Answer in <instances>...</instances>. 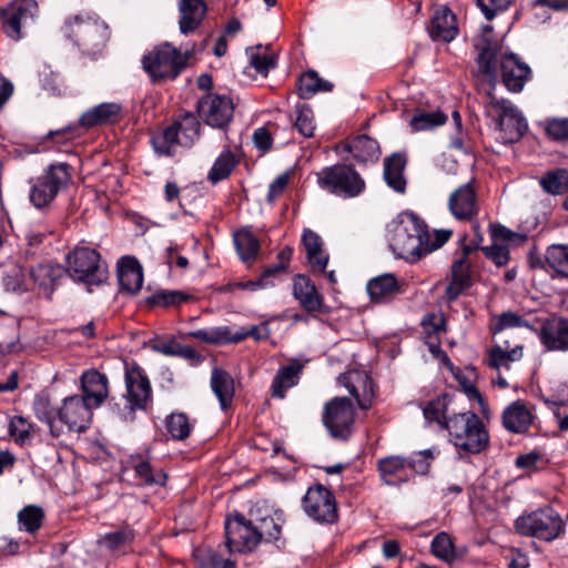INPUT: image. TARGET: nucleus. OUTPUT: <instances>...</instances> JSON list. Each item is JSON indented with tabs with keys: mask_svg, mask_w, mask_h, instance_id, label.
<instances>
[{
	"mask_svg": "<svg viewBox=\"0 0 568 568\" xmlns=\"http://www.w3.org/2000/svg\"><path fill=\"white\" fill-rule=\"evenodd\" d=\"M116 273L122 293L134 295L140 292L143 285V270L134 256H122L118 261Z\"/></svg>",
	"mask_w": 568,
	"mask_h": 568,
	"instance_id": "27",
	"label": "nucleus"
},
{
	"mask_svg": "<svg viewBox=\"0 0 568 568\" xmlns=\"http://www.w3.org/2000/svg\"><path fill=\"white\" fill-rule=\"evenodd\" d=\"M72 181V166L68 163H52L38 176L30 190V202L37 209L48 206Z\"/></svg>",
	"mask_w": 568,
	"mask_h": 568,
	"instance_id": "10",
	"label": "nucleus"
},
{
	"mask_svg": "<svg viewBox=\"0 0 568 568\" xmlns=\"http://www.w3.org/2000/svg\"><path fill=\"white\" fill-rule=\"evenodd\" d=\"M528 261L532 268H549L568 277V251H529Z\"/></svg>",
	"mask_w": 568,
	"mask_h": 568,
	"instance_id": "34",
	"label": "nucleus"
},
{
	"mask_svg": "<svg viewBox=\"0 0 568 568\" xmlns=\"http://www.w3.org/2000/svg\"><path fill=\"white\" fill-rule=\"evenodd\" d=\"M473 45L478 73L486 81L493 85L496 83L499 61L500 79L505 88L513 93L523 91L531 78V70L516 54L503 52V41L494 34L493 26H483L480 34L473 39Z\"/></svg>",
	"mask_w": 568,
	"mask_h": 568,
	"instance_id": "1",
	"label": "nucleus"
},
{
	"mask_svg": "<svg viewBox=\"0 0 568 568\" xmlns=\"http://www.w3.org/2000/svg\"><path fill=\"white\" fill-rule=\"evenodd\" d=\"M134 538L133 530L129 527H122L119 530L108 532L98 539V544L101 547L106 548L110 551H114L131 542Z\"/></svg>",
	"mask_w": 568,
	"mask_h": 568,
	"instance_id": "54",
	"label": "nucleus"
},
{
	"mask_svg": "<svg viewBox=\"0 0 568 568\" xmlns=\"http://www.w3.org/2000/svg\"><path fill=\"white\" fill-rule=\"evenodd\" d=\"M253 337L256 341H263L268 338L270 336V328L266 323H263L261 325H252L247 329H242L240 332L232 333L231 332V343H239L246 337Z\"/></svg>",
	"mask_w": 568,
	"mask_h": 568,
	"instance_id": "62",
	"label": "nucleus"
},
{
	"mask_svg": "<svg viewBox=\"0 0 568 568\" xmlns=\"http://www.w3.org/2000/svg\"><path fill=\"white\" fill-rule=\"evenodd\" d=\"M32 424L22 416H13L9 422L10 437L19 445H24L31 439Z\"/></svg>",
	"mask_w": 568,
	"mask_h": 568,
	"instance_id": "58",
	"label": "nucleus"
},
{
	"mask_svg": "<svg viewBox=\"0 0 568 568\" xmlns=\"http://www.w3.org/2000/svg\"><path fill=\"white\" fill-rule=\"evenodd\" d=\"M93 408L80 395L68 396L58 408V423L70 432L82 433L89 427Z\"/></svg>",
	"mask_w": 568,
	"mask_h": 568,
	"instance_id": "20",
	"label": "nucleus"
},
{
	"mask_svg": "<svg viewBox=\"0 0 568 568\" xmlns=\"http://www.w3.org/2000/svg\"><path fill=\"white\" fill-rule=\"evenodd\" d=\"M389 248H440L453 235L449 229L430 230L427 223L412 212H402L388 224Z\"/></svg>",
	"mask_w": 568,
	"mask_h": 568,
	"instance_id": "2",
	"label": "nucleus"
},
{
	"mask_svg": "<svg viewBox=\"0 0 568 568\" xmlns=\"http://www.w3.org/2000/svg\"><path fill=\"white\" fill-rule=\"evenodd\" d=\"M62 273L63 270L59 265L42 263L31 270V277L45 295H50Z\"/></svg>",
	"mask_w": 568,
	"mask_h": 568,
	"instance_id": "43",
	"label": "nucleus"
},
{
	"mask_svg": "<svg viewBox=\"0 0 568 568\" xmlns=\"http://www.w3.org/2000/svg\"><path fill=\"white\" fill-rule=\"evenodd\" d=\"M539 339L549 352H568V318L552 315L545 320L538 333Z\"/></svg>",
	"mask_w": 568,
	"mask_h": 568,
	"instance_id": "23",
	"label": "nucleus"
},
{
	"mask_svg": "<svg viewBox=\"0 0 568 568\" xmlns=\"http://www.w3.org/2000/svg\"><path fill=\"white\" fill-rule=\"evenodd\" d=\"M295 112L296 119L294 122V128L305 138L313 136L315 124L314 113L311 106L307 104H297Z\"/></svg>",
	"mask_w": 568,
	"mask_h": 568,
	"instance_id": "57",
	"label": "nucleus"
},
{
	"mask_svg": "<svg viewBox=\"0 0 568 568\" xmlns=\"http://www.w3.org/2000/svg\"><path fill=\"white\" fill-rule=\"evenodd\" d=\"M38 12L36 0H12L0 9L1 30L11 40L19 41L34 23Z\"/></svg>",
	"mask_w": 568,
	"mask_h": 568,
	"instance_id": "13",
	"label": "nucleus"
},
{
	"mask_svg": "<svg viewBox=\"0 0 568 568\" xmlns=\"http://www.w3.org/2000/svg\"><path fill=\"white\" fill-rule=\"evenodd\" d=\"M44 513L41 507L38 506H26L18 514V521L20 530L28 531L30 534L36 532L42 526Z\"/></svg>",
	"mask_w": 568,
	"mask_h": 568,
	"instance_id": "51",
	"label": "nucleus"
},
{
	"mask_svg": "<svg viewBox=\"0 0 568 568\" xmlns=\"http://www.w3.org/2000/svg\"><path fill=\"white\" fill-rule=\"evenodd\" d=\"M274 124H272V126ZM270 126L271 124L257 128L253 133L254 145L263 153L268 152L273 145V136Z\"/></svg>",
	"mask_w": 568,
	"mask_h": 568,
	"instance_id": "64",
	"label": "nucleus"
},
{
	"mask_svg": "<svg viewBox=\"0 0 568 568\" xmlns=\"http://www.w3.org/2000/svg\"><path fill=\"white\" fill-rule=\"evenodd\" d=\"M304 511L320 523H333L337 517L334 495L322 485L311 487L303 498Z\"/></svg>",
	"mask_w": 568,
	"mask_h": 568,
	"instance_id": "18",
	"label": "nucleus"
},
{
	"mask_svg": "<svg viewBox=\"0 0 568 568\" xmlns=\"http://www.w3.org/2000/svg\"><path fill=\"white\" fill-rule=\"evenodd\" d=\"M290 252L291 251H281V253L278 254L280 262L273 266L265 268L262 277L258 281H247V282H237V283L229 284V285L224 286L222 288V291L231 292L235 288L256 291L258 288L264 287L265 278L276 275L286 270L290 257H291Z\"/></svg>",
	"mask_w": 568,
	"mask_h": 568,
	"instance_id": "41",
	"label": "nucleus"
},
{
	"mask_svg": "<svg viewBox=\"0 0 568 568\" xmlns=\"http://www.w3.org/2000/svg\"><path fill=\"white\" fill-rule=\"evenodd\" d=\"M503 426L510 433L524 434L534 420L531 408L523 400L508 405L501 415Z\"/></svg>",
	"mask_w": 568,
	"mask_h": 568,
	"instance_id": "30",
	"label": "nucleus"
},
{
	"mask_svg": "<svg viewBox=\"0 0 568 568\" xmlns=\"http://www.w3.org/2000/svg\"><path fill=\"white\" fill-rule=\"evenodd\" d=\"M201 135V122L192 112H184L163 130L152 134L150 143L158 156L172 158L176 146L192 148Z\"/></svg>",
	"mask_w": 568,
	"mask_h": 568,
	"instance_id": "4",
	"label": "nucleus"
},
{
	"mask_svg": "<svg viewBox=\"0 0 568 568\" xmlns=\"http://www.w3.org/2000/svg\"><path fill=\"white\" fill-rule=\"evenodd\" d=\"M484 17L491 21L496 16L508 10L513 0H476Z\"/></svg>",
	"mask_w": 568,
	"mask_h": 568,
	"instance_id": "60",
	"label": "nucleus"
},
{
	"mask_svg": "<svg viewBox=\"0 0 568 568\" xmlns=\"http://www.w3.org/2000/svg\"><path fill=\"white\" fill-rule=\"evenodd\" d=\"M125 399L129 409L122 413L124 420L134 419V410H144L152 403V387L144 371L136 364H125Z\"/></svg>",
	"mask_w": 568,
	"mask_h": 568,
	"instance_id": "14",
	"label": "nucleus"
},
{
	"mask_svg": "<svg viewBox=\"0 0 568 568\" xmlns=\"http://www.w3.org/2000/svg\"><path fill=\"white\" fill-rule=\"evenodd\" d=\"M200 568H235V565L230 559L222 558L215 551L209 549L199 555Z\"/></svg>",
	"mask_w": 568,
	"mask_h": 568,
	"instance_id": "61",
	"label": "nucleus"
},
{
	"mask_svg": "<svg viewBox=\"0 0 568 568\" xmlns=\"http://www.w3.org/2000/svg\"><path fill=\"white\" fill-rule=\"evenodd\" d=\"M131 467L135 473V478L142 485H164L166 475L161 469L154 470L149 460L143 456L136 455L130 458Z\"/></svg>",
	"mask_w": 568,
	"mask_h": 568,
	"instance_id": "42",
	"label": "nucleus"
},
{
	"mask_svg": "<svg viewBox=\"0 0 568 568\" xmlns=\"http://www.w3.org/2000/svg\"><path fill=\"white\" fill-rule=\"evenodd\" d=\"M366 290L374 303H383L398 294L399 285L393 274L386 273L369 280Z\"/></svg>",
	"mask_w": 568,
	"mask_h": 568,
	"instance_id": "38",
	"label": "nucleus"
},
{
	"mask_svg": "<svg viewBox=\"0 0 568 568\" xmlns=\"http://www.w3.org/2000/svg\"><path fill=\"white\" fill-rule=\"evenodd\" d=\"M196 111L206 125L226 132L233 120L234 103L227 95L209 92L197 101Z\"/></svg>",
	"mask_w": 568,
	"mask_h": 568,
	"instance_id": "15",
	"label": "nucleus"
},
{
	"mask_svg": "<svg viewBox=\"0 0 568 568\" xmlns=\"http://www.w3.org/2000/svg\"><path fill=\"white\" fill-rule=\"evenodd\" d=\"M179 12L180 31L187 36L202 24L207 13V6L204 0H180Z\"/></svg>",
	"mask_w": 568,
	"mask_h": 568,
	"instance_id": "32",
	"label": "nucleus"
},
{
	"mask_svg": "<svg viewBox=\"0 0 568 568\" xmlns=\"http://www.w3.org/2000/svg\"><path fill=\"white\" fill-rule=\"evenodd\" d=\"M539 185L547 194L557 196L568 191V170L557 168L546 171L539 179Z\"/></svg>",
	"mask_w": 568,
	"mask_h": 568,
	"instance_id": "45",
	"label": "nucleus"
},
{
	"mask_svg": "<svg viewBox=\"0 0 568 568\" xmlns=\"http://www.w3.org/2000/svg\"><path fill=\"white\" fill-rule=\"evenodd\" d=\"M454 398L449 394H443L429 400L423 407V414L427 423L436 424L440 429H447V425L453 416L454 408L452 407Z\"/></svg>",
	"mask_w": 568,
	"mask_h": 568,
	"instance_id": "33",
	"label": "nucleus"
},
{
	"mask_svg": "<svg viewBox=\"0 0 568 568\" xmlns=\"http://www.w3.org/2000/svg\"><path fill=\"white\" fill-rule=\"evenodd\" d=\"M335 151L349 153L352 159L363 168L376 164L382 154L379 143L367 134L346 138L335 146Z\"/></svg>",
	"mask_w": 568,
	"mask_h": 568,
	"instance_id": "19",
	"label": "nucleus"
},
{
	"mask_svg": "<svg viewBox=\"0 0 568 568\" xmlns=\"http://www.w3.org/2000/svg\"><path fill=\"white\" fill-rule=\"evenodd\" d=\"M165 427L172 438L183 440L189 437L192 425L183 413H172L165 419Z\"/></svg>",
	"mask_w": 568,
	"mask_h": 568,
	"instance_id": "56",
	"label": "nucleus"
},
{
	"mask_svg": "<svg viewBox=\"0 0 568 568\" xmlns=\"http://www.w3.org/2000/svg\"><path fill=\"white\" fill-rule=\"evenodd\" d=\"M79 125H67L57 131H50L47 135L59 149L65 153H72L73 141L80 136L78 132Z\"/></svg>",
	"mask_w": 568,
	"mask_h": 568,
	"instance_id": "55",
	"label": "nucleus"
},
{
	"mask_svg": "<svg viewBox=\"0 0 568 568\" xmlns=\"http://www.w3.org/2000/svg\"><path fill=\"white\" fill-rule=\"evenodd\" d=\"M80 395L94 409L100 407L109 395L108 378L98 371H88L81 375Z\"/></svg>",
	"mask_w": 568,
	"mask_h": 568,
	"instance_id": "29",
	"label": "nucleus"
},
{
	"mask_svg": "<svg viewBox=\"0 0 568 568\" xmlns=\"http://www.w3.org/2000/svg\"><path fill=\"white\" fill-rule=\"evenodd\" d=\"M189 55L165 42L143 57V68L153 80L175 79L185 69Z\"/></svg>",
	"mask_w": 568,
	"mask_h": 568,
	"instance_id": "11",
	"label": "nucleus"
},
{
	"mask_svg": "<svg viewBox=\"0 0 568 568\" xmlns=\"http://www.w3.org/2000/svg\"><path fill=\"white\" fill-rule=\"evenodd\" d=\"M520 326H527V323L523 320V317L513 312H505L498 317L497 322L491 327V333L496 335L506 328Z\"/></svg>",
	"mask_w": 568,
	"mask_h": 568,
	"instance_id": "63",
	"label": "nucleus"
},
{
	"mask_svg": "<svg viewBox=\"0 0 568 568\" xmlns=\"http://www.w3.org/2000/svg\"><path fill=\"white\" fill-rule=\"evenodd\" d=\"M320 189L342 199H354L366 190V182L353 164L336 163L316 173Z\"/></svg>",
	"mask_w": 568,
	"mask_h": 568,
	"instance_id": "7",
	"label": "nucleus"
},
{
	"mask_svg": "<svg viewBox=\"0 0 568 568\" xmlns=\"http://www.w3.org/2000/svg\"><path fill=\"white\" fill-rule=\"evenodd\" d=\"M355 420V409L346 397H335L326 403L323 423L335 438L346 439Z\"/></svg>",
	"mask_w": 568,
	"mask_h": 568,
	"instance_id": "16",
	"label": "nucleus"
},
{
	"mask_svg": "<svg viewBox=\"0 0 568 568\" xmlns=\"http://www.w3.org/2000/svg\"><path fill=\"white\" fill-rule=\"evenodd\" d=\"M122 116V106L115 102L100 103L85 111L79 119V126L92 129L118 123Z\"/></svg>",
	"mask_w": 568,
	"mask_h": 568,
	"instance_id": "28",
	"label": "nucleus"
},
{
	"mask_svg": "<svg viewBox=\"0 0 568 568\" xmlns=\"http://www.w3.org/2000/svg\"><path fill=\"white\" fill-rule=\"evenodd\" d=\"M488 97L485 115L491 120L503 142L513 144L520 141L528 131V123L523 112L508 99H499L493 93Z\"/></svg>",
	"mask_w": 568,
	"mask_h": 568,
	"instance_id": "5",
	"label": "nucleus"
},
{
	"mask_svg": "<svg viewBox=\"0 0 568 568\" xmlns=\"http://www.w3.org/2000/svg\"><path fill=\"white\" fill-rule=\"evenodd\" d=\"M292 291L294 298L304 311L310 314L323 312L324 297L308 276L304 274L295 275L293 277Z\"/></svg>",
	"mask_w": 568,
	"mask_h": 568,
	"instance_id": "25",
	"label": "nucleus"
},
{
	"mask_svg": "<svg viewBox=\"0 0 568 568\" xmlns=\"http://www.w3.org/2000/svg\"><path fill=\"white\" fill-rule=\"evenodd\" d=\"M446 430L450 443L468 454H479L489 443L488 432L471 410L454 413Z\"/></svg>",
	"mask_w": 568,
	"mask_h": 568,
	"instance_id": "6",
	"label": "nucleus"
},
{
	"mask_svg": "<svg viewBox=\"0 0 568 568\" xmlns=\"http://www.w3.org/2000/svg\"><path fill=\"white\" fill-rule=\"evenodd\" d=\"M458 34L457 20L446 6L438 8L432 18L429 36L435 41L450 42Z\"/></svg>",
	"mask_w": 568,
	"mask_h": 568,
	"instance_id": "31",
	"label": "nucleus"
},
{
	"mask_svg": "<svg viewBox=\"0 0 568 568\" xmlns=\"http://www.w3.org/2000/svg\"><path fill=\"white\" fill-rule=\"evenodd\" d=\"M562 528L561 517L551 507L536 509L518 517L516 520V529L519 534L546 541L556 539Z\"/></svg>",
	"mask_w": 568,
	"mask_h": 568,
	"instance_id": "12",
	"label": "nucleus"
},
{
	"mask_svg": "<svg viewBox=\"0 0 568 568\" xmlns=\"http://www.w3.org/2000/svg\"><path fill=\"white\" fill-rule=\"evenodd\" d=\"M338 383L348 390L361 409L372 407L375 390L373 381L366 372L358 369L348 371L339 375Z\"/></svg>",
	"mask_w": 568,
	"mask_h": 568,
	"instance_id": "21",
	"label": "nucleus"
},
{
	"mask_svg": "<svg viewBox=\"0 0 568 568\" xmlns=\"http://www.w3.org/2000/svg\"><path fill=\"white\" fill-rule=\"evenodd\" d=\"M62 32L79 50L93 57L106 45L109 28L95 14L78 13L65 19Z\"/></svg>",
	"mask_w": 568,
	"mask_h": 568,
	"instance_id": "3",
	"label": "nucleus"
},
{
	"mask_svg": "<svg viewBox=\"0 0 568 568\" xmlns=\"http://www.w3.org/2000/svg\"><path fill=\"white\" fill-rule=\"evenodd\" d=\"M184 336L196 338L207 344L219 345L231 343V331L227 327L191 331L185 333Z\"/></svg>",
	"mask_w": 568,
	"mask_h": 568,
	"instance_id": "53",
	"label": "nucleus"
},
{
	"mask_svg": "<svg viewBox=\"0 0 568 568\" xmlns=\"http://www.w3.org/2000/svg\"><path fill=\"white\" fill-rule=\"evenodd\" d=\"M521 357V346L517 345L508 351L500 345H496L488 351L487 364L495 369H500L501 367L509 368L511 363L519 361Z\"/></svg>",
	"mask_w": 568,
	"mask_h": 568,
	"instance_id": "46",
	"label": "nucleus"
},
{
	"mask_svg": "<svg viewBox=\"0 0 568 568\" xmlns=\"http://www.w3.org/2000/svg\"><path fill=\"white\" fill-rule=\"evenodd\" d=\"M225 536L231 552L251 551L260 544L253 519L246 520L240 514L226 518Z\"/></svg>",
	"mask_w": 568,
	"mask_h": 568,
	"instance_id": "17",
	"label": "nucleus"
},
{
	"mask_svg": "<svg viewBox=\"0 0 568 568\" xmlns=\"http://www.w3.org/2000/svg\"><path fill=\"white\" fill-rule=\"evenodd\" d=\"M433 454L422 450L409 457L387 456L378 460L377 469L382 481L387 486H400L407 483L415 474L428 471Z\"/></svg>",
	"mask_w": 568,
	"mask_h": 568,
	"instance_id": "9",
	"label": "nucleus"
},
{
	"mask_svg": "<svg viewBox=\"0 0 568 568\" xmlns=\"http://www.w3.org/2000/svg\"><path fill=\"white\" fill-rule=\"evenodd\" d=\"M240 162L241 155L226 145L211 166L207 173V180L212 184H216L229 179Z\"/></svg>",
	"mask_w": 568,
	"mask_h": 568,
	"instance_id": "37",
	"label": "nucleus"
},
{
	"mask_svg": "<svg viewBox=\"0 0 568 568\" xmlns=\"http://www.w3.org/2000/svg\"><path fill=\"white\" fill-rule=\"evenodd\" d=\"M470 252L463 251L462 256L453 262L450 280L445 290V298L449 302L457 300L471 285L474 271Z\"/></svg>",
	"mask_w": 568,
	"mask_h": 568,
	"instance_id": "22",
	"label": "nucleus"
},
{
	"mask_svg": "<svg viewBox=\"0 0 568 568\" xmlns=\"http://www.w3.org/2000/svg\"><path fill=\"white\" fill-rule=\"evenodd\" d=\"M447 121V115L437 110L433 112L418 111L416 112L409 124L414 132L433 130L443 125Z\"/></svg>",
	"mask_w": 568,
	"mask_h": 568,
	"instance_id": "49",
	"label": "nucleus"
},
{
	"mask_svg": "<svg viewBox=\"0 0 568 568\" xmlns=\"http://www.w3.org/2000/svg\"><path fill=\"white\" fill-rule=\"evenodd\" d=\"M281 515L265 516L253 519L254 527L258 534V540H276L281 535Z\"/></svg>",
	"mask_w": 568,
	"mask_h": 568,
	"instance_id": "50",
	"label": "nucleus"
},
{
	"mask_svg": "<svg viewBox=\"0 0 568 568\" xmlns=\"http://www.w3.org/2000/svg\"><path fill=\"white\" fill-rule=\"evenodd\" d=\"M297 94L301 99L307 100L318 92H331L334 84L322 79L314 70L303 72L297 79Z\"/></svg>",
	"mask_w": 568,
	"mask_h": 568,
	"instance_id": "40",
	"label": "nucleus"
},
{
	"mask_svg": "<svg viewBox=\"0 0 568 568\" xmlns=\"http://www.w3.org/2000/svg\"><path fill=\"white\" fill-rule=\"evenodd\" d=\"M211 387L222 408H226L234 395V381L232 376L223 369L214 368L211 376Z\"/></svg>",
	"mask_w": 568,
	"mask_h": 568,
	"instance_id": "44",
	"label": "nucleus"
},
{
	"mask_svg": "<svg viewBox=\"0 0 568 568\" xmlns=\"http://www.w3.org/2000/svg\"><path fill=\"white\" fill-rule=\"evenodd\" d=\"M65 260L70 277L87 285L89 293L108 283L109 267L98 251H70Z\"/></svg>",
	"mask_w": 568,
	"mask_h": 568,
	"instance_id": "8",
	"label": "nucleus"
},
{
	"mask_svg": "<svg viewBox=\"0 0 568 568\" xmlns=\"http://www.w3.org/2000/svg\"><path fill=\"white\" fill-rule=\"evenodd\" d=\"M32 407L37 418L48 425L53 437L63 433V426L58 423V409L52 406L48 395L37 394Z\"/></svg>",
	"mask_w": 568,
	"mask_h": 568,
	"instance_id": "39",
	"label": "nucleus"
},
{
	"mask_svg": "<svg viewBox=\"0 0 568 568\" xmlns=\"http://www.w3.org/2000/svg\"><path fill=\"white\" fill-rule=\"evenodd\" d=\"M407 158L400 152L393 153L384 160V180L397 193L406 191L407 183L404 176Z\"/></svg>",
	"mask_w": 568,
	"mask_h": 568,
	"instance_id": "36",
	"label": "nucleus"
},
{
	"mask_svg": "<svg viewBox=\"0 0 568 568\" xmlns=\"http://www.w3.org/2000/svg\"><path fill=\"white\" fill-rule=\"evenodd\" d=\"M491 237L490 246H480L479 243L471 246L466 243L467 236L463 235L458 240V248H508L510 246H524L528 244V234L514 232L503 224L495 223L489 225Z\"/></svg>",
	"mask_w": 568,
	"mask_h": 568,
	"instance_id": "24",
	"label": "nucleus"
},
{
	"mask_svg": "<svg viewBox=\"0 0 568 568\" xmlns=\"http://www.w3.org/2000/svg\"><path fill=\"white\" fill-rule=\"evenodd\" d=\"M303 368L304 363L300 359H293L288 365L280 367L272 381V395L284 398L286 390L298 384Z\"/></svg>",
	"mask_w": 568,
	"mask_h": 568,
	"instance_id": "35",
	"label": "nucleus"
},
{
	"mask_svg": "<svg viewBox=\"0 0 568 568\" xmlns=\"http://www.w3.org/2000/svg\"><path fill=\"white\" fill-rule=\"evenodd\" d=\"M432 552L439 559L450 562L458 557L450 535L445 531L437 534L430 545Z\"/></svg>",
	"mask_w": 568,
	"mask_h": 568,
	"instance_id": "52",
	"label": "nucleus"
},
{
	"mask_svg": "<svg viewBox=\"0 0 568 568\" xmlns=\"http://www.w3.org/2000/svg\"><path fill=\"white\" fill-rule=\"evenodd\" d=\"M452 214L460 221H470L478 214L477 194L473 181L460 185L448 200Z\"/></svg>",
	"mask_w": 568,
	"mask_h": 568,
	"instance_id": "26",
	"label": "nucleus"
},
{
	"mask_svg": "<svg viewBox=\"0 0 568 568\" xmlns=\"http://www.w3.org/2000/svg\"><path fill=\"white\" fill-rule=\"evenodd\" d=\"M266 233L251 225L241 226L233 232L235 248H261L265 244Z\"/></svg>",
	"mask_w": 568,
	"mask_h": 568,
	"instance_id": "47",
	"label": "nucleus"
},
{
	"mask_svg": "<svg viewBox=\"0 0 568 568\" xmlns=\"http://www.w3.org/2000/svg\"><path fill=\"white\" fill-rule=\"evenodd\" d=\"M545 133L552 141H567L568 140V119L567 118H552L547 119L545 124Z\"/></svg>",
	"mask_w": 568,
	"mask_h": 568,
	"instance_id": "59",
	"label": "nucleus"
},
{
	"mask_svg": "<svg viewBox=\"0 0 568 568\" xmlns=\"http://www.w3.org/2000/svg\"><path fill=\"white\" fill-rule=\"evenodd\" d=\"M195 296L189 292L180 290H160L148 298L151 305L170 307L179 306L184 303L194 301Z\"/></svg>",
	"mask_w": 568,
	"mask_h": 568,
	"instance_id": "48",
	"label": "nucleus"
}]
</instances>
